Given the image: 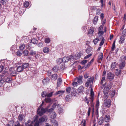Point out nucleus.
Returning a JSON list of instances; mask_svg holds the SVG:
<instances>
[{"label": "nucleus", "mask_w": 126, "mask_h": 126, "mask_svg": "<svg viewBox=\"0 0 126 126\" xmlns=\"http://www.w3.org/2000/svg\"><path fill=\"white\" fill-rule=\"evenodd\" d=\"M99 40V38H97L94 39L93 42L94 43V45H96L98 42Z\"/></svg>", "instance_id": "41"}, {"label": "nucleus", "mask_w": 126, "mask_h": 126, "mask_svg": "<svg viewBox=\"0 0 126 126\" xmlns=\"http://www.w3.org/2000/svg\"><path fill=\"white\" fill-rule=\"evenodd\" d=\"M53 92H52L48 94L47 93V97H51L52 96V94L53 93Z\"/></svg>", "instance_id": "46"}, {"label": "nucleus", "mask_w": 126, "mask_h": 126, "mask_svg": "<svg viewBox=\"0 0 126 126\" xmlns=\"http://www.w3.org/2000/svg\"><path fill=\"white\" fill-rule=\"evenodd\" d=\"M104 104L106 107H110L111 105V100L109 99H106L104 101Z\"/></svg>", "instance_id": "5"}, {"label": "nucleus", "mask_w": 126, "mask_h": 126, "mask_svg": "<svg viewBox=\"0 0 126 126\" xmlns=\"http://www.w3.org/2000/svg\"><path fill=\"white\" fill-rule=\"evenodd\" d=\"M47 116H43L39 119V122L40 123H42L43 122H46L47 121Z\"/></svg>", "instance_id": "8"}, {"label": "nucleus", "mask_w": 126, "mask_h": 126, "mask_svg": "<svg viewBox=\"0 0 126 126\" xmlns=\"http://www.w3.org/2000/svg\"><path fill=\"white\" fill-rule=\"evenodd\" d=\"M117 64L115 62H113L112 63L111 65V68L112 69H114L116 67Z\"/></svg>", "instance_id": "31"}, {"label": "nucleus", "mask_w": 126, "mask_h": 126, "mask_svg": "<svg viewBox=\"0 0 126 126\" xmlns=\"http://www.w3.org/2000/svg\"><path fill=\"white\" fill-rule=\"evenodd\" d=\"M110 117L108 115H106L104 118L105 121L106 122H108L110 120Z\"/></svg>", "instance_id": "18"}, {"label": "nucleus", "mask_w": 126, "mask_h": 126, "mask_svg": "<svg viewBox=\"0 0 126 126\" xmlns=\"http://www.w3.org/2000/svg\"><path fill=\"white\" fill-rule=\"evenodd\" d=\"M98 16H95L93 20V23L94 24L96 25L98 20Z\"/></svg>", "instance_id": "25"}, {"label": "nucleus", "mask_w": 126, "mask_h": 126, "mask_svg": "<svg viewBox=\"0 0 126 126\" xmlns=\"http://www.w3.org/2000/svg\"><path fill=\"white\" fill-rule=\"evenodd\" d=\"M114 77V75L113 74L109 72L107 74V79L108 80L111 81L112 80Z\"/></svg>", "instance_id": "7"}, {"label": "nucleus", "mask_w": 126, "mask_h": 126, "mask_svg": "<svg viewBox=\"0 0 126 126\" xmlns=\"http://www.w3.org/2000/svg\"><path fill=\"white\" fill-rule=\"evenodd\" d=\"M4 82L5 81L3 79L0 80V87L2 86Z\"/></svg>", "instance_id": "56"}, {"label": "nucleus", "mask_w": 126, "mask_h": 126, "mask_svg": "<svg viewBox=\"0 0 126 126\" xmlns=\"http://www.w3.org/2000/svg\"><path fill=\"white\" fill-rule=\"evenodd\" d=\"M91 110V108L90 107H89L88 112V115L89 116L90 114V111Z\"/></svg>", "instance_id": "62"}, {"label": "nucleus", "mask_w": 126, "mask_h": 126, "mask_svg": "<svg viewBox=\"0 0 126 126\" xmlns=\"http://www.w3.org/2000/svg\"><path fill=\"white\" fill-rule=\"evenodd\" d=\"M59 69V67L57 66H54L52 68L53 71L55 72H57Z\"/></svg>", "instance_id": "27"}, {"label": "nucleus", "mask_w": 126, "mask_h": 126, "mask_svg": "<svg viewBox=\"0 0 126 126\" xmlns=\"http://www.w3.org/2000/svg\"><path fill=\"white\" fill-rule=\"evenodd\" d=\"M71 90V88L70 87H68L66 88V91L67 94H70Z\"/></svg>", "instance_id": "36"}, {"label": "nucleus", "mask_w": 126, "mask_h": 126, "mask_svg": "<svg viewBox=\"0 0 126 126\" xmlns=\"http://www.w3.org/2000/svg\"><path fill=\"white\" fill-rule=\"evenodd\" d=\"M49 81V79L48 78L44 79L43 80V82L44 84H45L48 83Z\"/></svg>", "instance_id": "22"}, {"label": "nucleus", "mask_w": 126, "mask_h": 126, "mask_svg": "<svg viewBox=\"0 0 126 126\" xmlns=\"http://www.w3.org/2000/svg\"><path fill=\"white\" fill-rule=\"evenodd\" d=\"M2 63L1 64V65L0 66V73L2 72V73L5 76L8 75V73L6 71H3V70L4 68V66L5 65L4 63L5 62L4 61V60H2L0 62Z\"/></svg>", "instance_id": "3"}, {"label": "nucleus", "mask_w": 126, "mask_h": 126, "mask_svg": "<svg viewBox=\"0 0 126 126\" xmlns=\"http://www.w3.org/2000/svg\"><path fill=\"white\" fill-rule=\"evenodd\" d=\"M99 102L98 101H97L96 102V108L97 109L99 108Z\"/></svg>", "instance_id": "61"}, {"label": "nucleus", "mask_w": 126, "mask_h": 126, "mask_svg": "<svg viewBox=\"0 0 126 126\" xmlns=\"http://www.w3.org/2000/svg\"><path fill=\"white\" fill-rule=\"evenodd\" d=\"M23 69L22 65L18 66L16 68V70L18 72H21L23 70Z\"/></svg>", "instance_id": "13"}, {"label": "nucleus", "mask_w": 126, "mask_h": 126, "mask_svg": "<svg viewBox=\"0 0 126 126\" xmlns=\"http://www.w3.org/2000/svg\"><path fill=\"white\" fill-rule=\"evenodd\" d=\"M122 34V35L126 36V29L123 30Z\"/></svg>", "instance_id": "57"}, {"label": "nucleus", "mask_w": 126, "mask_h": 126, "mask_svg": "<svg viewBox=\"0 0 126 126\" xmlns=\"http://www.w3.org/2000/svg\"><path fill=\"white\" fill-rule=\"evenodd\" d=\"M49 50V49L48 47H45L43 49V51L44 53H48Z\"/></svg>", "instance_id": "33"}, {"label": "nucleus", "mask_w": 126, "mask_h": 126, "mask_svg": "<svg viewBox=\"0 0 126 126\" xmlns=\"http://www.w3.org/2000/svg\"><path fill=\"white\" fill-rule=\"evenodd\" d=\"M125 36L123 35H122L120 37L119 42L120 43H124L125 40Z\"/></svg>", "instance_id": "19"}, {"label": "nucleus", "mask_w": 126, "mask_h": 126, "mask_svg": "<svg viewBox=\"0 0 126 126\" xmlns=\"http://www.w3.org/2000/svg\"><path fill=\"white\" fill-rule=\"evenodd\" d=\"M115 91L114 90H112L110 94L111 97H113L115 95Z\"/></svg>", "instance_id": "37"}, {"label": "nucleus", "mask_w": 126, "mask_h": 126, "mask_svg": "<svg viewBox=\"0 0 126 126\" xmlns=\"http://www.w3.org/2000/svg\"><path fill=\"white\" fill-rule=\"evenodd\" d=\"M31 41L33 44H36L37 43V41L36 38H33L31 39Z\"/></svg>", "instance_id": "29"}, {"label": "nucleus", "mask_w": 126, "mask_h": 126, "mask_svg": "<svg viewBox=\"0 0 126 126\" xmlns=\"http://www.w3.org/2000/svg\"><path fill=\"white\" fill-rule=\"evenodd\" d=\"M11 75L12 76H15L16 75L17 73L15 71H14L11 73Z\"/></svg>", "instance_id": "43"}, {"label": "nucleus", "mask_w": 126, "mask_h": 126, "mask_svg": "<svg viewBox=\"0 0 126 126\" xmlns=\"http://www.w3.org/2000/svg\"><path fill=\"white\" fill-rule=\"evenodd\" d=\"M82 126H85L86 124V121L85 120H83L81 122Z\"/></svg>", "instance_id": "50"}, {"label": "nucleus", "mask_w": 126, "mask_h": 126, "mask_svg": "<svg viewBox=\"0 0 126 126\" xmlns=\"http://www.w3.org/2000/svg\"><path fill=\"white\" fill-rule=\"evenodd\" d=\"M111 85H109V86L105 87L103 90V92H107L108 93V91L111 88Z\"/></svg>", "instance_id": "11"}, {"label": "nucleus", "mask_w": 126, "mask_h": 126, "mask_svg": "<svg viewBox=\"0 0 126 126\" xmlns=\"http://www.w3.org/2000/svg\"><path fill=\"white\" fill-rule=\"evenodd\" d=\"M84 88L82 85L80 86L78 89V91L79 93H82L83 92Z\"/></svg>", "instance_id": "12"}, {"label": "nucleus", "mask_w": 126, "mask_h": 126, "mask_svg": "<svg viewBox=\"0 0 126 126\" xmlns=\"http://www.w3.org/2000/svg\"><path fill=\"white\" fill-rule=\"evenodd\" d=\"M29 53L28 51L26 50H25L23 52L24 56H27Z\"/></svg>", "instance_id": "48"}, {"label": "nucleus", "mask_w": 126, "mask_h": 126, "mask_svg": "<svg viewBox=\"0 0 126 126\" xmlns=\"http://www.w3.org/2000/svg\"><path fill=\"white\" fill-rule=\"evenodd\" d=\"M115 47V45H114V44H112L111 48V50L112 51H113V50H114Z\"/></svg>", "instance_id": "63"}, {"label": "nucleus", "mask_w": 126, "mask_h": 126, "mask_svg": "<svg viewBox=\"0 0 126 126\" xmlns=\"http://www.w3.org/2000/svg\"><path fill=\"white\" fill-rule=\"evenodd\" d=\"M94 78L93 77H90L87 80V81L85 83V86L87 87L90 86V88H91L92 86V84L93 82Z\"/></svg>", "instance_id": "2"}, {"label": "nucleus", "mask_w": 126, "mask_h": 126, "mask_svg": "<svg viewBox=\"0 0 126 126\" xmlns=\"http://www.w3.org/2000/svg\"><path fill=\"white\" fill-rule=\"evenodd\" d=\"M104 93L103 97L106 99H107L109 96L108 93L103 92Z\"/></svg>", "instance_id": "32"}, {"label": "nucleus", "mask_w": 126, "mask_h": 126, "mask_svg": "<svg viewBox=\"0 0 126 126\" xmlns=\"http://www.w3.org/2000/svg\"><path fill=\"white\" fill-rule=\"evenodd\" d=\"M43 44L42 43H40L37 44V46L38 47H42L43 46Z\"/></svg>", "instance_id": "60"}, {"label": "nucleus", "mask_w": 126, "mask_h": 126, "mask_svg": "<svg viewBox=\"0 0 126 126\" xmlns=\"http://www.w3.org/2000/svg\"><path fill=\"white\" fill-rule=\"evenodd\" d=\"M41 95L42 97H45L46 96H47V93L45 91H44L42 92Z\"/></svg>", "instance_id": "39"}, {"label": "nucleus", "mask_w": 126, "mask_h": 126, "mask_svg": "<svg viewBox=\"0 0 126 126\" xmlns=\"http://www.w3.org/2000/svg\"><path fill=\"white\" fill-rule=\"evenodd\" d=\"M44 102H42V104L39 107L37 110V114L40 116L42 115L47 110V108L44 109L42 108V106L43 105Z\"/></svg>", "instance_id": "1"}, {"label": "nucleus", "mask_w": 126, "mask_h": 126, "mask_svg": "<svg viewBox=\"0 0 126 126\" xmlns=\"http://www.w3.org/2000/svg\"><path fill=\"white\" fill-rule=\"evenodd\" d=\"M125 65V62L123 61L121 63L119 67L120 69H122L124 67Z\"/></svg>", "instance_id": "34"}, {"label": "nucleus", "mask_w": 126, "mask_h": 126, "mask_svg": "<svg viewBox=\"0 0 126 126\" xmlns=\"http://www.w3.org/2000/svg\"><path fill=\"white\" fill-rule=\"evenodd\" d=\"M82 76H79L78 77H77L75 78V81H76L78 83L81 84L82 82Z\"/></svg>", "instance_id": "9"}, {"label": "nucleus", "mask_w": 126, "mask_h": 126, "mask_svg": "<svg viewBox=\"0 0 126 126\" xmlns=\"http://www.w3.org/2000/svg\"><path fill=\"white\" fill-rule=\"evenodd\" d=\"M5 81L7 82H10L12 81V79L10 77H7L5 78Z\"/></svg>", "instance_id": "26"}, {"label": "nucleus", "mask_w": 126, "mask_h": 126, "mask_svg": "<svg viewBox=\"0 0 126 126\" xmlns=\"http://www.w3.org/2000/svg\"><path fill=\"white\" fill-rule=\"evenodd\" d=\"M94 32V30L93 28H91L88 32V34L92 36L93 33Z\"/></svg>", "instance_id": "23"}, {"label": "nucleus", "mask_w": 126, "mask_h": 126, "mask_svg": "<svg viewBox=\"0 0 126 126\" xmlns=\"http://www.w3.org/2000/svg\"><path fill=\"white\" fill-rule=\"evenodd\" d=\"M91 100V99H90L89 98V99H88L86 96L85 97V98L84 99V101L85 102L87 101V105H89V102H90V103L91 104V103H90ZM92 103H93V102H92V103L91 104H92Z\"/></svg>", "instance_id": "28"}, {"label": "nucleus", "mask_w": 126, "mask_h": 126, "mask_svg": "<svg viewBox=\"0 0 126 126\" xmlns=\"http://www.w3.org/2000/svg\"><path fill=\"white\" fill-rule=\"evenodd\" d=\"M104 119L103 118L101 117H100L99 119L98 120V122L99 124V125H101L104 122Z\"/></svg>", "instance_id": "16"}, {"label": "nucleus", "mask_w": 126, "mask_h": 126, "mask_svg": "<svg viewBox=\"0 0 126 126\" xmlns=\"http://www.w3.org/2000/svg\"><path fill=\"white\" fill-rule=\"evenodd\" d=\"M57 86V87H59L61 85L62 82V80L61 78H59L58 79Z\"/></svg>", "instance_id": "24"}, {"label": "nucleus", "mask_w": 126, "mask_h": 126, "mask_svg": "<svg viewBox=\"0 0 126 126\" xmlns=\"http://www.w3.org/2000/svg\"><path fill=\"white\" fill-rule=\"evenodd\" d=\"M104 38H102V40L101 42H100V43L99 45L100 46H101L103 45L104 42Z\"/></svg>", "instance_id": "55"}, {"label": "nucleus", "mask_w": 126, "mask_h": 126, "mask_svg": "<svg viewBox=\"0 0 126 126\" xmlns=\"http://www.w3.org/2000/svg\"><path fill=\"white\" fill-rule=\"evenodd\" d=\"M72 85L74 87H77L78 85V82L76 81H73L72 83Z\"/></svg>", "instance_id": "42"}, {"label": "nucleus", "mask_w": 126, "mask_h": 126, "mask_svg": "<svg viewBox=\"0 0 126 126\" xmlns=\"http://www.w3.org/2000/svg\"><path fill=\"white\" fill-rule=\"evenodd\" d=\"M64 93V92L63 91H59L54 94V95H56L59 94L60 95V96L63 94Z\"/></svg>", "instance_id": "20"}, {"label": "nucleus", "mask_w": 126, "mask_h": 126, "mask_svg": "<svg viewBox=\"0 0 126 126\" xmlns=\"http://www.w3.org/2000/svg\"><path fill=\"white\" fill-rule=\"evenodd\" d=\"M56 113L55 112H53L52 113V114L51 115L50 117L52 118V119H54L56 118Z\"/></svg>", "instance_id": "35"}, {"label": "nucleus", "mask_w": 126, "mask_h": 126, "mask_svg": "<svg viewBox=\"0 0 126 126\" xmlns=\"http://www.w3.org/2000/svg\"><path fill=\"white\" fill-rule=\"evenodd\" d=\"M23 116L22 114H20L18 116V120L21 121L23 120Z\"/></svg>", "instance_id": "38"}, {"label": "nucleus", "mask_w": 126, "mask_h": 126, "mask_svg": "<svg viewBox=\"0 0 126 126\" xmlns=\"http://www.w3.org/2000/svg\"><path fill=\"white\" fill-rule=\"evenodd\" d=\"M50 41V39L48 38H46L45 40V42L46 43H48Z\"/></svg>", "instance_id": "45"}, {"label": "nucleus", "mask_w": 126, "mask_h": 126, "mask_svg": "<svg viewBox=\"0 0 126 126\" xmlns=\"http://www.w3.org/2000/svg\"><path fill=\"white\" fill-rule=\"evenodd\" d=\"M117 71H118L117 72H116L115 73V74L117 76L119 75L121 73V70H118V69H116Z\"/></svg>", "instance_id": "53"}, {"label": "nucleus", "mask_w": 126, "mask_h": 126, "mask_svg": "<svg viewBox=\"0 0 126 126\" xmlns=\"http://www.w3.org/2000/svg\"><path fill=\"white\" fill-rule=\"evenodd\" d=\"M30 53L31 55H35L36 54V52L35 51L32 50L30 51Z\"/></svg>", "instance_id": "54"}, {"label": "nucleus", "mask_w": 126, "mask_h": 126, "mask_svg": "<svg viewBox=\"0 0 126 126\" xmlns=\"http://www.w3.org/2000/svg\"><path fill=\"white\" fill-rule=\"evenodd\" d=\"M92 50L90 48H87L86 50V52L87 53H89L92 51Z\"/></svg>", "instance_id": "59"}, {"label": "nucleus", "mask_w": 126, "mask_h": 126, "mask_svg": "<svg viewBox=\"0 0 126 126\" xmlns=\"http://www.w3.org/2000/svg\"><path fill=\"white\" fill-rule=\"evenodd\" d=\"M103 58V53L101 52L99 56L97 62L98 63H100L101 61Z\"/></svg>", "instance_id": "10"}, {"label": "nucleus", "mask_w": 126, "mask_h": 126, "mask_svg": "<svg viewBox=\"0 0 126 126\" xmlns=\"http://www.w3.org/2000/svg\"><path fill=\"white\" fill-rule=\"evenodd\" d=\"M45 100L47 103H50L51 101V99L50 98H45Z\"/></svg>", "instance_id": "49"}, {"label": "nucleus", "mask_w": 126, "mask_h": 126, "mask_svg": "<svg viewBox=\"0 0 126 126\" xmlns=\"http://www.w3.org/2000/svg\"><path fill=\"white\" fill-rule=\"evenodd\" d=\"M29 2L28 1H25L23 3V5L24 7L27 8L29 5Z\"/></svg>", "instance_id": "40"}, {"label": "nucleus", "mask_w": 126, "mask_h": 126, "mask_svg": "<svg viewBox=\"0 0 126 126\" xmlns=\"http://www.w3.org/2000/svg\"><path fill=\"white\" fill-rule=\"evenodd\" d=\"M51 123L53 126H58V122L55 120H53L51 121Z\"/></svg>", "instance_id": "14"}, {"label": "nucleus", "mask_w": 126, "mask_h": 126, "mask_svg": "<svg viewBox=\"0 0 126 126\" xmlns=\"http://www.w3.org/2000/svg\"><path fill=\"white\" fill-rule=\"evenodd\" d=\"M74 56L72 55L70 56L69 57H64L62 59L63 63H64L69 60H70L71 62L73 61V60H74Z\"/></svg>", "instance_id": "4"}, {"label": "nucleus", "mask_w": 126, "mask_h": 126, "mask_svg": "<svg viewBox=\"0 0 126 126\" xmlns=\"http://www.w3.org/2000/svg\"><path fill=\"white\" fill-rule=\"evenodd\" d=\"M90 90V95L89 98L91 99L90 103L92 104L94 99V92H93V89L91 87Z\"/></svg>", "instance_id": "6"}, {"label": "nucleus", "mask_w": 126, "mask_h": 126, "mask_svg": "<svg viewBox=\"0 0 126 126\" xmlns=\"http://www.w3.org/2000/svg\"><path fill=\"white\" fill-rule=\"evenodd\" d=\"M5 3V0H0V5H4Z\"/></svg>", "instance_id": "58"}, {"label": "nucleus", "mask_w": 126, "mask_h": 126, "mask_svg": "<svg viewBox=\"0 0 126 126\" xmlns=\"http://www.w3.org/2000/svg\"><path fill=\"white\" fill-rule=\"evenodd\" d=\"M98 34L99 36H101L104 33V32L102 31H98Z\"/></svg>", "instance_id": "47"}, {"label": "nucleus", "mask_w": 126, "mask_h": 126, "mask_svg": "<svg viewBox=\"0 0 126 126\" xmlns=\"http://www.w3.org/2000/svg\"><path fill=\"white\" fill-rule=\"evenodd\" d=\"M103 29V26L102 25H101L99 27L98 29V31H102V30Z\"/></svg>", "instance_id": "64"}, {"label": "nucleus", "mask_w": 126, "mask_h": 126, "mask_svg": "<svg viewBox=\"0 0 126 126\" xmlns=\"http://www.w3.org/2000/svg\"><path fill=\"white\" fill-rule=\"evenodd\" d=\"M22 66L23 69H26L29 67V64L28 63H23Z\"/></svg>", "instance_id": "21"}, {"label": "nucleus", "mask_w": 126, "mask_h": 126, "mask_svg": "<svg viewBox=\"0 0 126 126\" xmlns=\"http://www.w3.org/2000/svg\"><path fill=\"white\" fill-rule=\"evenodd\" d=\"M25 47V45L24 44H22L19 46V48L21 50H23Z\"/></svg>", "instance_id": "51"}, {"label": "nucleus", "mask_w": 126, "mask_h": 126, "mask_svg": "<svg viewBox=\"0 0 126 126\" xmlns=\"http://www.w3.org/2000/svg\"><path fill=\"white\" fill-rule=\"evenodd\" d=\"M56 62L57 64H58L59 65L62 62H63L62 59L59 58L56 61Z\"/></svg>", "instance_id": "30"}, {"label": "nucleus", "mask_w": 126, "mask_h": 126, "mask_svg": "<svg viewBox=\"0 0 126 126\" xmlns=\"http://www.w3.org/2000/svg\"><path fill=\"white\" fill-rule=\"evenodd\" d=\"M81 53H79L77 55H76L74 57V60H76L77 59H79L81 56Z\"/></svg>", "instance_id": "15"}, {"label": "nucleus", "mask_w": 126, "mask_h": 126, "mask_svg": "<svg viewBox=\"0 0 126 126\" xmlns=\"http://www.w3.org/2000/svg\"><path fill=\"white\" fill-rule=\"evenodd\" d=\"M92 55V53H90V54H89L85 56L84 57V59H86L88 58H89V57H91Z\"/></svg>", "instance_id": "52"}, {"label": "nucleus", "mask_w": 126, "mask_h": 126, "mask_svg": "<svg viewBox=\"0 0 126 126\" xmlns=\"http://www.w3.org/2000/svg\"><path fill=\"white\" fill-rule=\"evenodd\" d=\"M87 62V60H84L80 62V63L82 65H84L86 64Z\"/></svg>", "instance_id": "44"}, {"label": "nucleus", "mask_w": 126, "mask_h": 126, "mask_svg": "<svg viewBox=\"0 0 126 126\" xmlns=\"http://www.w3.org/2000/svg\"><path fill=\"white\" fill-rule=\"evenodd\" d=\"M57 75L56 74H53L51 77V78L52 80H56L57 79Z\"/></svg>", "instance_id": "17"}]
</instances>
